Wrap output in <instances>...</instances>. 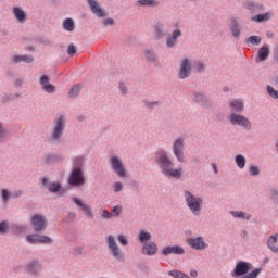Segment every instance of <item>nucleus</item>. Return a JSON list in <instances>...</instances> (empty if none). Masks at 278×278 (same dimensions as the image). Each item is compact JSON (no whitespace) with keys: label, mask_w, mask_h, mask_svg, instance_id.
Wrapping results in <instances>:
<instances>
[{"label":"nucleus","mask_w":278,"mask_h":278,"mask_svg":"<svg viewBox=\"0 0 278 278\" xmlns=\"http://www.w3.org/2000/svg\"><path fill=\"white\" fill-rule=\"evenodd\" d=\"M87 3L92 14H96L98 18H105V16H108V12H105V9L101 8L97 0H87Z\"/></svg>","instance_id":"obj_10"},{"label":"nucleus","mask_w":278,"mask_h":278,"mask_svg":"<svg viewBox=\"0 0 278 278\" xmlns=\"http://www.w3.org/2000/svg\"><path fill=\"white\" fill-rule=\"evenodd\" d=\"M231 112H242L244 110V103L241 100H233L230 103Z\"/></svg>","instance_id":"obj_25"},{"label":"nucleus","mask_w":278,"mask_h":278,"mask_svg":"<svg viewBox=\"0 0 278 278\" xmlns=\"http://www.w3.org/2000/svg\"><path fill=\"white\" fill-rule=\"evenodd\" d=\"M40 261H33L27 265L28 273H38L40 270Z\"/></svg>","instance_id":"obj_28"},{"label":"nucleus","mask_w":278,"mask_h":278,"mask_svg":"<svg viewBox=\"0 0 278 278\" xmlns=\"http://www.w3.org/2000/svg\"><path fill=\"white\" fill-rule=\"evenodd\" d=\"M49 157H51V156H48L47 162H49Z\"/></svg>","instance_id":"obj_62"},{"label":"nucleus","mask_w":278,"mask_h":278,"mask_svg":"<svg viewBox=\"0 0 278 278\" xmlns=\"http://www.w3.org/2000/svg\"><path fill=\"white\" fill-rule=\"evenodd\" d=\"M114 190H115V192H121V190H123V184L115 182L114 184Z\"/></svg>","instance_id":"obj_50"},{"label":"nucleus","mask_w":278,"mask_h":278,"mask_svg":"<svg viewBox=\"0 0 278 278\" xmlns=\"http://www.w3.org/2000/svg\"><path fill=\"white\" fill-rule=\"evenodd\" d=\"M184 197L190 212L195 216H199V214H201V208L203 207V199L194 197V194L188 190L184 191Z\"/></svg>","instance_id":"obj_2"},{"label":"nucleus","mask_w":278,"mask_h":278,"mask_svg":"<svg viewBox=\"0 0 278 278\" xmlns=\"http://www.w3.org/2000/svg\"><path fill=\"white\" fill-rule=\"evenodd\" d=\"M79 92H81V86L76 85V86L71 88L70 93H68V98L70 99H75V97H78Z\"/></svg>","instance_id":"obj_35"},{"label":"nucleus","mask_w":278,"mask_h":278,"mask_svg":"<svg viewBox=\"0 0 278 278\" xmlns=\"http://www.w3.org/2000/svg\"><path fill=\"white\" fill-rule=\"evenodd\" d=\"M117 240L122 247H127L129 244V241L124 235H118Z\"/></svg>","instance_id":"obj_41"},{"label":"nucleus","mask_w":278,"mask_h":278,"mask_svg":"<svg viewBox=\"0 0 278 278\" xmlns=\"http://www.w3.org/2000/svg\"><path fill=\"white\" fill-rule=\"evenodd\" d=\"M2 199L3 201H9L10 199V191H8L7 189L2 190Z\"/></svg>","instance_id":"obj_48"},{"label":"nucleus","mask_w":278,"mask_h":278,"mask_svg":"<svg viewBox=\"0 0 278 278\" xmlns=\"http://www.w3.org/2000/svg\"><path fill=\"white\" fill-rule=\"evenodd\" d=\"M63 27L65 31H75V21L73 18H66L63 22Z\"/></svg>","instance_id":"obj_29"},{"label":"nucleus","mask_w":278,"mask_h":278,"mask_svg":"<svg viewBox=\"0 0 278 278\" xmlns=\"http://www.w3.org/2000/svg\"><path fill=\"white\" fill-rule=\"evenodd\" d=\"M229 121L232 125H239V127H244V129H251V122L242 115L232 113L229 116Z\"/></svg>","instance_id":"obj_7"},{"label":"nucleus","mask_w":278,"mask_h":278,"mask_svg":"<svg viewBox=\"0 0 278 278\" xmlns=\"http://www.w3.org/2000/svg\"><path fill=\"white\" fill-rule=\"evenodd\" d=\"M81 164H84V157L83 156H78L74 159V166H76V168H79V166H81Z\"/></svg>","instance_id":"obj_43"},{"label":"nucleus","mask_w":278,"mask_h":278,"mask_svg":"<svg viewBox=\"0 0 278 278\" xmlns=\"http://www.w3.org/2000/svg\"><path fill=\"white\" fill-rule=\"evenodd\" d=\"M26 240L27 242H29V244H52L53 243V239L45 235H28L26 237Z\"/></svg>","instance_id":"obj_6"},{"label":"nucleus","mask_w":278,"mask_h":278,"mask_svg":"<svg viewBox=\"0 0 278 278\" xmlns=\"http://www.w3.org/2000/svg\"><path fill=\"white\" fill-rule=\"evenodd\" d=\"M231 31L235 38H240V26L238 25V22L232 23Z\"/></svg>","instance_id":"obj_37"},{"label":"nucleus","mask_w":278,"mask_h":278,"mask_svg":"<svg viewBox=\"0 0 278 278\" xmlns=\"http://www.w3.org/2000/svg\"><path fill=\"white\" fill-rule=\"evenodd\" d=\"M73 201L76 203V205H78V207H81L85 211L86 216L89 218H94V214L92 213V208L90 206L84 204V202L77 198H73Z\"/></svg>","instance_id":"obj_19"},{"label":"nucleus","mask_w":278,"mask_h":278,"mask_svg":"<svg viewBox=\"0 0 278 278\" xmlns=\"http://www.w3.org/2000/svg\"><path fill=\"white\" fill-rule=\"evenodd\" d=\"M247 10H250L251 12H262L264 10V5L255 3V2H245Z\"/></svg>","instance_id":"obj_26"},{"label":"nucleus","mask_w":278,"mask_h":278,"mask_svg":"<svg viewBox=\"0 0 278 278\" xmlns=\"http://www.w3.org/2000/svg\"><path fill=\"white\" fill-rule=\"evenodd\" d=\"M106 244H108L109 251H111L115 260H118V262H123V260H125V256L123 255V252L118 247V243H116V239L114 238V236L111 235L108 237Z\"/></svg>","instance_id":"obj_4"},{"label":"nucleus","mask_w":278,"mask_h":278,"mask_svg":"<svg viewBox=\"0 0 278 278\" xmlns=\"http://www.w3.org/2000/svg\"><path fill=\"white\" fill-rule=\"evenodd\" d=\"M102 216L103 218H112V213L108 212V210H104L102 212Z\"/></svg>","instance_id":"obj_53"},{"label":"nucleus","mask_w":278,"mask_h":278,"mask_svg":"<svg viewBox=\"0 0 278 278\" xmlns=\"http://www.w3.org/2000/svg\"><path fill=\"white\" fill-rule=\"evenodd\" d=\"M67 53L68 55H72V56L74 53H77V48L75 47V45L72 43L68 46Z\"/></svg>","instance_id":"obj_45"},{"label":"nucleus","mask_w":278,"mask_h":278,"mask_svg":"<svg viewBox=\"0 0 278 278\" xmlns=\"http://www.w3.org/2000/svg\"><path fill=\"white\" fill-rule=\"evenodd\" d=\"M268 55H270V49H268V46H263L262 48H260L257 56L261 62H264V60H266Z\"/></svg>","instance_id":"obj_24"},{"label":"nucleus","mask_w":278,"mask_h":278,"mask_svg":"<svg viewBox=\"0 0 278 278\" xmlns=\"http://www.w3.org/2000/svg\"><path fill=\"white\" fill-rule=\"evenodd\" d=\"M194 99L200 105H207V103H210V99H207L203 93H195Z\"/></svg>","instance_id":"obj_30"},{"label":"nucleus","mask_w":278,"mask_h":278,"mask_svg":"<svg viewBox=\"0 0 278 278\" xmlns=\"http://www.w3.org/2000/svg\"><path fill=\"white\" fill-rule=\"evenodd\" d=\"M13 14L18 23H25L27 21V13L20 7L13 8Z\"/></svg>","instance_id":"obj_20"},{"label":"nucleus","mask_w":278,"mask_h":278,"mask_svg":"<svg viewBox=\"0 0 278 278\" xmlns=\"http://www.w3.org/2000/svg\"><path fill=\"white\" fill-rule=\"evenodd\" d=\"M250 173H251V175H253L255 177V176L260 175V168H257V166H251Z\"/></svg>","instance_id":"obj_47"},{"label":"nucleus","mask_w":278,"mask_h":278,"mask_svg":"<svg viewBox=\"0 0 278 278\" xmlns=\"http://www.w3.org/2000/svg\"><path fill=\"white\" fill-rule=\"evenodd\" d=\"M270 20V13L265 14H258L252 17V21L255 23H263V21H269Z\"/></svg>","instance_id":"obj_33"},{"label":"nucleus","mask_w":278,"mask_h":278,"mask_svg":"<svg viewBox=\"0 0 278 278\" xmlns=\"http://www.w3.org/2000/svg\"><path fill=\"white\" fill-rule=\"evenodd\" d=\"M249 273V263L239 262L233 270V277H242Z\"/></svg>","instance_id":"obj_16"},{"label":"nucleus","mask_w":278,"mask_h":278,"mask_svg":"<svg viewBox=\"0 0 278 278\" xmlns=\"http://www.w3.org/2000/svg\"><path fill=\"white\" fill-rule=\"evenodd\" d=\"M212 167L214 169L215 175H218V167L216 166V164L213 163Z\"/></svg>","instance_id":"obj_56"},{"label":"nucleus","mask_w":278,"mask_h":278,"mask_svg":"<svg viewBox=\"0 0 278 278\" xmlns=\"http://www.w3.org/2000/svg\"><path fill=\"white\" fill-rule=\"evenodd\" d=\"M119 90L122 94H127V87L123 83H119Z\"/></svg>","instance_id":"obj_52"},{"label":"nucleus","mask_w":278,"mask_h":278,"mask_svg":"<svg viewBox=\"0 0 278 278\" xmlns=\"http://www.w3.org/2000/svg\"><path fill=\"white\" fill-rule=\"evenodd\" d=\"M110 164L112 169L114 170V173H116V175H118V177H127V169H125V165L118 156H111Z\"/></svg>","instance_id":"obj_5"},{"label":"nucleus","mask_w":278,"mask_h":278,"mask_svg":"<svg viewBox=\"0 0 278 278\" xmlns=\"http://www.w3.org/2000/svg\"><path fill=\"white\" fill-rule=\"evenodd\" d=\"M12 60L15 64H18V62H26L27 64L34 62V58L29 55H15Z\"/></svg>","instance_id":"obj_27"},{"label":"nucleus","mask_w":278,"mask_h":278,"mask_svg":"<svg viewBox=\"0 0 278 278\" xmlns=\"http://www.w3.org/2000/svg\"><path fill=\"white\" fill-rule=\"evenodd\" d=\"M198 273H197V269H191L190 270V276L191 277H197Z\"/></svg>","instance_id":"obj_57"},{"label":"nucleus","mask_w":278,"mask_h":278,"mask_svg":"<svg viewBox=\"0 0 278 278\" xmlns=\"http://www.w3.org/2000/svg\"><path fill=\"white\" fill-rule=\"evenodd\" d=\"M173 151L178 162H186L184 157V139L179 138L174 141Z\"/></svg>","instance_id":"obj_12"},{"label":"nucleus","mask_w":278,"mask_h":278,"mask_svg":"<svg viewBox=\"0 0 278 278\" xmlns=\"http://www.w3.org/2000/svg\"><path fill=\"white\" fill-rule=\"evenodd\" d=\"M267 92L271 99H278V91L275 90L271 86H267Z\"/></svg>","instance_id":"obj_40"},{"label":"nucleus","mask_w":278,"mask_h":278,"mask_svg":"<svg viewBox=\"0 0 278 278\" xmlns=\"http://www.w3.org/2000/svg\"><path fill=\"white\" fill-rule=\"evenodd\" d=\"M168 275L170 277H175V278H190V276L179 271V270H172V271H168Z\"/></svg>","instance_id":"obj_38"},{"label":"nucleus","mask_w":278,"mask_h":278,"mask_svg":"<svg viewBox=\"0 0 278 278\" xmlns=\"http://www.w3.org/2000/svg\"><path fill=\"white\" fill-rule=\"evenodd\" d=\"M193 68H195V70L199 71V72L205 71V66H204L203 63H201V62L194 63Z\"/></svg>","instance_id":"obj_46"},{"label":"nucleus","mask_w":278,"mask_h":278,"mask_svg":"<svg viewBox=\"0 0 278 278\" xmlns=\"http://www.w3.org/2000/svg\"><path fill=\"white\" fill-rule=\"evenodd\" d=\"M245 218L249 219V218H251V216L249 215V216H247Z\"/></svg>","instance_id":"obj_61"},{"label":"nucleus","mask_w":278,"mask_h":278,"mask_svg":"<svg viewBox=\"0 0 278 278\" xmlns=\"http://www.w3.org/2000/svg\"><path fill=\"white\" fill-rule=\"evenodd\" d=\"M177 38H181V29H175L172 35L166 37V45L169 49L177 45Z\"/></svg>","instance_id":"obj_17"},{"label":"nucleus","mask_w":278,"mask_h":278,"mask_svg":"<svg viewBox=\"0 0 278 278\" xmlns=\"http://www.w3.org/2000/svg\"><path fill=\"white\" fill-rule=\"evenodd\" d=\"M21 194H23V191H17L14 193V197H21Z\"/></svg>","instance_id":"obj_58"},{"label":"nucleus","mask_w":278,"mask_h":278,"mask_svg":"<svg viewBox=\"0 0 278 278\" xmlns=\"http://www.w3.org/2000/svg\"><path fill=\"white\" fill-rule=\"evenodd\" d=\"M271 194H277V191L276 190H271Z\"/></svg>","instance_id":"obj_60"},{"label":"nucleus","mask_w":278,"mask_h":278,"mask_svg":"<svg viewBox=\"0 0 278 278\" xmlns=\"http://www.w3.org/2000/svg\"><path fill=\"white\" fill-rule=\"evenodd\" d=\"M147 108H153V105H157V102H146Z\"/></svg>","instance_id":"obj_55"},{"label":"nucleus","mask_w":278,"mask_h":278,"mask_svg":"<svg viewBox=\"0 0 278 278\" xmlns=\"http://www.w3.org/2000/svg\"><path fill=\"white\" fill-rule=\"evenodd\" d=\"M5 229H8V224L5 222L0 223V233H5Z\"/></svg>","instance_id":"obj_49"},{"label":"nucleus","mask_w":278,"mask_h":278,"mask_svg":"<svg viewBox=\"0 0 278 278\" xmlns=\"http://www.w3.org/2000/svg\"><path fill=\"white\" fill-rule=\"evenodd\" d=\"M142 253L143 255H155L157 253V244H155V242H148L144 243V245L142 247Z\"/></svg>","instance_id":"obj_18"},{"label":"nucleus","mask_w":278,"mask_h":278,"mask_svg":"<svg viewBox=\"0 0 278 278\" xmlns=\"http://www.w3.org/2000/svg\"><path fill=\"white\" fill-rule=\"evenodd\" d=\"M23 84V80H16V86H21Z\"/></svg>","instance_id":"obj_59"},{"label":"nucleus","mask_w":278,"mask_h":278,"mask_svg":"<svg viewBox=\"0 0 278 278\" xmlns=\"http://www.w3.org/2000/svg\"><path fill=\"white\" fill-rule=\"evenodd\" d=\"M247 42H249L250 45H260L262 42V37L251 36L248 38Z\"/></svg>","instance_id":"obj_39"},{"label":"nucleus","mask_w":278,"mask_h":278,"mask_svg":"<svg viewBox=\"0 0 278 278\" xmlns=\"http://www.w3.org/2000/svg\"><path fill=\"white\" fill-rule=\"evenodd\" d=\"M186 251L179 245L165 247L162 250V255H184Z\"/></svg>","instance_id":"obj_15"},{"label":"nucleus","mask_w":278,"mask_h":278,"mask_svg":"<svg viewBox=\"0 0 278 278\" xmlns=\"http://www.w3.org/2000/svg\"><path fill=\"white\" fill-rule=\"evenodd\" d=\"M190 73H192V62L188 59H185L180 64L178 77L179 79H187V77H190Z\"/></svg>","instance_id":"obj_11"},{"label":"nucleus","mask_w":278,"mask_h":278,"mask_svg":"<svg viewBox=\"0 0 278 278\" xmlns=\"http://www.w3.org/2000/svg\"><path fill=\"white\" fill-rule=\"evenodd\" d=\"M5 136V130L3 129V124L0 123V140Z\"/></svg>","instance_id":"obj_54"},{"label":"nucleus","mask_w":278,"mask_h":278,"mask_svg":"<svg viewBox=\"0 0 278 278\" xmlns=\"http://www.w3.org/2000/svg\"><path fill=\"white\" fill-rule=\"evenodd\" d=\"M235 162L238 166V168H244L247 166V159L244 157V155L239 154L235 157Z\"/></svg>","instance_id":"obj_31"},{"label":"nucleus","mask_w":278,"mask_h":278,"mask_svg":"<svg viewBox=\"0 0 278 278\" xmlns=\"http://www.w3.org/2000/svg\"><path fill=\"white\" fill-rule=\"evenodd\" d=\"M42 184L50 192H60L62 186L59 182H49L47 178H43Z\"/></svg>","instance_id":"obj_22"},{"label":"nucleus","mask_w":278,"mask_h":278,"mask_svg":"<svg viewBox=\"0 0 278 278\" xmlns=\"http://www.w3.org/2000/svg\"><path fill=\"white\" fill-rule=\"evenodd\" d=\"M144 58L148 60V62H157V55L152 50H146Z\"/></svg>","instance_id":"obj_34"},{"label":"nucleus","mask_w":278,"mask_h":278,"mask_svg":"<svg viewBox=\"0 0 278 278\" xmlns=\"http://www.w3.org/2000/svg\"><path fill=\"white\" fill-rule=\"evenodd\" d=\"M149 240H151V233L144 230H141L139 232V242H141V244H144V242H149Z\"/></svg>","instance_id":"obj_36"},{"label":"nucleus","mask_w":278,"mask_h":278,"mask_svg":"<svg viewBox=\"0 0 278 278\" xmlns=\"http://www.w3.org/2000/svg\"><path fill=\"white\" fill-rule=\"evenodd\" d=\"M121 212H123V206L121 205H117V206H114L113 210H112V216H119L121 215Z\"/></svg>","instance_id":"obj_42"},{"label":"nucleus","mask_w":278,"mask_h":278,"mask_svg":"<svg viewBox=\"0 0 278 278\" xmlns=\"http://www.w3.org/2000/svg\"><path fill=\"white\" fill-rule=\"evenodd\" d=\"M155 162L159 164L161 170L163 174H165L166 177H172L174 179H181L184 175L182 168H172L173 162L170 159H168V155H166V151L159 150L155 153Z\"/></svg>","instance_id":"obj_1"},{"label":"nucleus","mask_w":278,"mask_h":278,"mask_svg":"<svg viewBox=\"0 0 278 278\" xmlns=\"http://www.w3.org/2000/svg\"><path fill=\"white\" fill-rule=\"evenodd\" d=\"M31 225L35 231H45L47 229V217L42 215H34L31 217Z\"/></svg>","instance_id":"obj_9"},{"label":"nucleus","mask_w":278,"mask_h":278,"mask_svg":"<svg viewBox=\"0 0 278 278\" xmlns=\"http://www.w3.org/2000/svg\"><path fill=\"white\" fill-rule=\"evenodd\" d=\"M231 214L235 218H244V212L242 211H232Z\"/></svg>","instance_id":"obj_44"},{"label":"nucleus","mask_w":278,"mask_h":278,"mask_svg":"<svg viewBox=\"0 0 278 278\" xmlns=\"http://www.w3.org/2000/svg\"><path fill=\"white\" fill-rule=\"evenodd\" d=\"M65 127H66V123L64 122V117L63 116L59 117L54 125L51 140L53 141L60 140V138H62V135L64 134Z\"/></svg>","instance_id":"obj_8"},{"label":"nucleus","mask_w":278,"mask_h":278,"mask_svg":"<svg viewBox=\"0 0 278 278\" xmlns=\"http://www.w3.org/2000/svg\"><path fill=\"white\" fill-rule=\"evenodd\" d=\"M138 3L139 5H146L148 8H155L160 5V2H157V0H139Z\"/></svg>","instance_id":"obj_32"},{"label":"nucleus","mask_w":278,"mask_h":278,"mask_svg":"<svg viewBox=\"0 0 278 278\" xmlns=\"http://www.w3.org/2000/svg\"><path fill=\"white\" fill-rule=\"evenodd\" d=\"M168 29V22L160 21L154 26V38L160 40L166 36V30Z\"/></svg>","instance_id":"obj_14"},{"label":"nucleus","mask_w":278,"mask_h":278,"mask_svg":"<svg viewBox=\"0 0 278 278\" xmlns=\"http://www.w3.org/2000/svg\"><path fill=\"white\" fill-rule=\"evenodd\" d=\"M188 244L191 249H194L195 251H203L208 247L205 240H203V237L189 238Z\"/></svg>","instance_id":"obj_13"},{"label":"nucleus","mask_w":278,"mask_h":278,"mask_svg":"<svg viewBox=\"0 0 278 278\" xmlns=\"http://www.w3.org/2000/svg\"><path fill=\"white\" fill-rule=\"evenodd\" d=\"M40 84L46 92H53L55 90V86L49 84V77L47 75L41 76Z\"/></svg>","instance_id":"obj_23"},{"label":"nucleus","mask_w":278,"mask_h":278,"mask_svg":"<svg viewBox=\"0 0 278 278\" xmlns=\"http://www.w3.org/2000/svg\"><path fill=\"white\" fill-rule=\"evenodd\" d=\"M103 25L108 27V25H114V18H105L103 20Z\"/></svg>","instance_id":"obj_51"},{"label":"nucleus","mask_w":278,"mask_h":278,"mask_svg":"<svg viewBox=\"0 0 278 278\" xmlns=\"http://www.w3.org/2000/svg\"><path fill=\"white\" fill-rule=\"evenodd\" d=\"M68 184L71 186H75L76 188H79L80 186H84L86 184V178L84 177V170L81 167H74L70 178Z\"/></svg>","instance_id":"obj_3"},{"label":"nucleus","mask_w":278,"mask_h":278,"mask_svg":"<svg viewBox=\"0 0 278 278\" xmlns=\"http://www.w3.org/2000/svg\"><path fill=\"white\" fill-rule=\"evenodd\" d=\"M267 247L273 253H278V233L271 235L267 240Z\"/></svg>","instance_id":"obj_21"}]
</instances>
